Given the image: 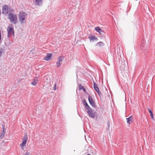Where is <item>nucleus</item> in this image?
<instances>
[{"label":"nucleus","instance_id":"f257e3e1","mask_svg":"<svg viewBox=\"0 0 155 155\" xmlns=\"http://www.w3.org/2000/svg\"><path fill=\"white\" fill-rule=\"evenodd\" d=\"M28 14L23 12H20L18 14L19 20L21 24L25 23L26 22V18Z\"/></svg>","mask_w":155,"mask_h":155},{"label":"nucleus","instance_id":"f03ea898","mask_svg":"<svg viewBox=\"0 0 155 155\" xmlns=\"http://www.w3.org/2000/svg\"><path fill=\"white\" fill-rule=\"evenodd\" d=\"M8 18L10 19V22L14 24H16L18 21L17 15L11 12H10L8 14Z\"/></svg>","mask_w":155,"mask_h":155},{"label":"nucleus","instance_id":"7ed1b4c3","mask_svg":"<svg viewBox=\"0 0 155 155\" xmlns=\"http://www.w3.org/2000/svg\"><path fill=\"white\" fill-rule=\"evenodd\" d=\"M2 11L5 14H8L9 11L14 12V11L11 8L9 7L7 5H4L2 6Z\"/></svg>","mask_w":155,"mask_h":155},{"label":"nucleus","instance_id":"20e7f679","mask_svg":"<svg viewBox=\"0 0 155 155\" xmlns=\"http://www.w3.org/2000/svg\"><path fill=\"white\" fill-rule=\"evenodd\" d=\"M7 30L8 33V36L9 37L12 34L14 35V31L13 29V27L12 25H11L8 26Z\"/></svg>","mask_w":155,"mask_h":155},{"label":"nucleus","instance_id":"39448f33","mask_svg":"<svg viewBox=\"0 0 155 155\" xmlns=\"http://www.w3.org/2000/svg\"><path fill=\"white\" fill-rule=\"evenodd\" d=\"M28 140L27 135L26 134H25L24 137L23 139V141L20 144V147L24 150L26 144Z\"/></svg>","mask_w":155,"mask_h":155},{"label":"nucleus","instance_id":"423d86ee","mask_svg":"<svg viewBox=\"0 0 155 155\" xmlns=\"http://www.w3.org/2000/svg\"><path fill=\"white\" fill-rule=\"evenodd\" d=\"M88 99L89 103L91 105L94 107H95L96 105L95 104L94 102V101L92 97L91 96L89 95L88 96Z\"/></svg>","mask_w":155,"mask_h":155},{"label":"nucleus","instance_id":"0eeeda50","mask_svg":"<svg viewBox=\"0 0 155 155\" xmlns=\"http://www.w3.org/2000/svg\"><path fill=\"white\" fill-rule=\"evenodd\" d=\"M87 112L89 115L92 118H94L95 117V114L93 112V111L92 109L87 110Z\"/></svg>","mask_w":155,"mask_h":155},{"label":"nucleus","instance_id":"6e6552de","mask_svg":"<svg viewBox=\"0 0 155 155\" xmlns=\"http://www.w3.org/2000/svg\"><path fill=\"white\" fill-rule=\"evenodd\" d=\"M52 56V54L51 53H48L45 57L44 58V60L46 61H48L51 59L50 58Z\"/></svg>","mask_w":155,"mask_h":155},{"label":"nucleus","instance_id":"1a4fd4ad","mask_svg":"<svg viewBox=\"0 0 155 155\" xmlns=\"http://www.w3.org/2000/svg\"><path fill=\"white\" fill-rule=\"evenodd\" d=\"M38 81V78L37 77H36L31 82V84L33 86H35L36 85Z\"/></svg>","mask_w":155,"mask_h":155},{"label":"nucleus","instance_id":"9d476101","mask_svg":"<svg viewBox=\"0 0 155 155\" xmlns=\"http://www.w3.org/2000/svg\"><path fill=\"white\" fill-rule=\"evenodd\" d=\"M43 0H35V2L38 6H41L42 5Z\"/></svg>","mask_w":155,"mask_h":155},{"label":"nucleus","instance_id":"9b49d317","mask_svg":"<svg viewBox=\"0 0 155 155\" xmlns=\"http://www.w3.org/2000/svg\"><path fill=\"white\" fill-rule=\"evenodd\" d=\"M133 117L132 116H130L129 117L126 119L127 120V124H130L131 122H132Z\"/></svg>","mask_w":155,"mask_h":155},{"label":"nucleus","instance_id":"f8f14e48","mask_svg":"<svg viewBox=\"0 0 155 155\" xmlns=\"http://www.w3.org/2000/svg\"><path fill=\"white\" fill-rule=\"evenodd\" d=\"M94 87L96 91H99V89L98 87V85L95 83H94Z\"/></svg>","mask_w":155,"mask_h":155},{"label":"nucleus","instance_id":"ddd939ff","mask_svg":"<svg viewBox=\"0 0 155 155\" xmlns=\"http://www.w3.org/2000/svg\"><path fill=\"white\" fill-rule=\"evenodd\" d=\"M148 110L149 112L150 113V116L151 118L153 120L154 119L153 115V114L151 110L149 108L148 109Z\"/></svg>","mask_w":155,"mask_h":155},{"label":"nucleus","instance_id":"4468645a","mask_svg":"<svg viewBox=\"0 0 155 155\" xmlns=\"http://www.w3.org/2000/svg\"><path fill=\"white\" fill-rule=\"evenodd\" d=\"M104 44L103 42H99L97 43L96 45L99 46V47H101L104 46Z\"/></svg>","mask_w":155,"mask_h":155},{"label":"nucleus","instance_id":"2eb2a0df","mask_svg":"<svg viewBox=\"0 0 155 155\" xmlns=\"http://www.w3.org/2000/svg\"><path fill=\"white\" fill-rule=\"evenodd\" d=\"M89 39L91 41L92 40L94 41V40H97V38H95L94 36H91L89 37Z\"/></svg>","mask_w":155,"mask_h":155},{"label":"nucleus","instance_id":"dca6fc26","mask_svg":"<svg viewBox=\"0 0 155 155\" xmlns=\"http://www.w3.org/2000/svg\"><path fill=\"white\" fill-rule=\"evenodd\" d=\"M101 29L99 27H95V30L97 32H99L100 31H101Z\"/></svg>","mask_w":155,"mask_h":155},{"label":"nucleus","instance_id":"f3484780","mask_svg":"<svg viewBox=\"0 0 155 155\" xmlns=\"http://www.w3.org/2000/svg\"><path fill=\"white\" fill-rule=\"evenodd\" d=\"M64 58V57L63 56L59 57H58V61H59V62H62V61Z\"/></svg>","mask_w":155,"mask_h":155},{"label":"nucleus","instance_id":"a211bd4d","mask_svg":"<svg viewBox=\"0 0 155 155\" xmlns=\"http://www.w3.org/2000/svg\"><path fill=\"white\" fill-rule=\"evenodd\" d=\"M98 33L100 35L102 36L104 35V32L102 29H101V31H100V32H99Z\"/></svg>","mask_w":155,"mask_h":155},{"label":"nucleus","instance_id":"6ab92c4d","mask_svg":"<svg viewBox=\"0 0 155 155\" xmlns=\"http://www.w3.org/2000/svg\"><path fill=\"white\" fill-rule=\"evenodd\" d=\"M83 104L85 106V107L88 105V104H87V102H86V100L84 99H83Z\"/></svg>","mask_w":155,"mask_h":155},{"label":"nucleus","instance_id":"aec40b11","mask_svg":"<svg viewBox=\"0 0 155 155\" xmlns=\"http://www.w3.org/2000/svg\"><path fill=\"white\" fill-rule=\"evenodd\" d=\"M84 87L81 85V84H80L79 86V90H81L83 89Z\"/></svg>","mask_w":155,"mask_h":155},{"label":"nucleus","instance_id":"412c9836","mask_svg":"<svg viewBox=\"0 0 155 155\" xmlns=\"http://www.w3.org/2000/svg\"><path fill=\"white\" fill-rule=\"evenodd\" d=\"M3 51V48H0V57L1 56L2 54Z\"/></svg>","mask_w":155,"mask_h":155},{"label":"nucleus","instance_id":"4be33fe9","mask_svg":"<svg viewBox=\"0 0 155 155\" xmlns=\"http://www.w3.org/2000/svg\"><path fill=\"white\" fill-rule=\"evenodd\" d=\"M4 133H1L0 135V139H2L4 136Z\"/></svg>","mask_w":155,"mask_h":155},{"label":"nucleus","instance_id":"5701e85b","mask_svg":"<svg viewBox=\"0 0 155 155\" xmlns=\"http://www.w3.org/2000/svg\"><path fill=\"white\" fill-rule=\"evenodd\" d=\"M56 64H57V67L58 68L60 66L61 64L60 62H59V61H58V62H57Z\"/></svg>","mask_w":155,"mask_h":155},{"label":"nucleus","instance_id":"b1692460","mask_svg":"<svg viewBox=\"0 0 155 155\" xmlns=\"http://www.w3.org/2000/svg\"><path fill=\"white\" fill-rule=\"evenodd\" d=\"M85 107L88 110H90V109H91L90 107L88 105V104Z\"/></svg>","mask_w":155,"mask_h":155},{"label":"nucleus","instance_id":"393cba45","mask_svg":"<svg viewBox=\"0 0 155 155\" xmlns=\"http://www.w3.org/2000/svg\"><path fill=\"white\" fill-rule=\"evenodd\" d=\"M107 126L108 127V130H109V127L110 126V122L109 121H108L107 122Z\"/></svg>","mask_w":155,"mask_h":155},{"label":"nucleus","instance_id":"a878e982","mask_svg":"<svg viewBox=\"0 0 155 155\" xmlns=\"http://www.w3.org/2000/svg\"><path fill=\"white\" fill-rule=\"evenodd\" d=\"M2 133H4L5 134V130L4 129V126H3V130Z\"/></svg>","mask_w":155,"mask_h":155},{"label":"nucleus","instance_id":"bb28decb","mask_svg":"<svg viewBox=\"0 0 155 155\" xmlns=\"http://www.w3.org/2000/svg\"><path fill=\"white\" fill-rule=\"evenodd\" d=\"M96 92H97V93H98V95H101V92H100L99 90V91H96Z\"/></svg>","mask_w":155,"mask_h":155},{"label":"nucleus","instance_id":"cd10ccee","mask_svg":"<svg viewBox=\"0 0 155 155\" xmlns=\"http://www.w3.org/2000/svg\"><path fill=\"white\" fill-rule=\"evenodd\" d=\"M30 155V153L29 152H26L25 153V155Z\"/></svg>","mask_w":155,"mask_h":155},{"label":"nucleus","instance_id":"c85d7f7f","mask_svg":"<svg viewBox=\"0 0 155 155\" xmlns=\"http://www.w3.org/2000/svg\"><path fill=\"white\" fill-rule=\"evenodd\" d=\"M56 84H55L54 85V90H56Z\"/></svg>","mask_w":155,"mask_h":155},{"label":"nucleus","instance_id":"c756f323","mask_svg":"<svg viewBox=\"0 0 155 155\" xmlns=\"http://www.w3.org/2000/svg\"><path fill=\"white\" fill-rule=\"evenodd\" d=\"M84 91H85V89L84 87L82 89Z\"/></svg>","mask_w":155,"mask_h":155},{"label":"nucleus","instance_id":"7c9ffc66","mask_svg":"<svg viewBox=\"0 0 155 155\" xmlns=\"http://www.w3.org/2000/svg\"><path fill=\"white\" fill-rule=\"evenodd\" d=\"M87 155H91L90 154H87Z\"/></svg>","mask_w":155,"mask_h":155}]
</instances>
